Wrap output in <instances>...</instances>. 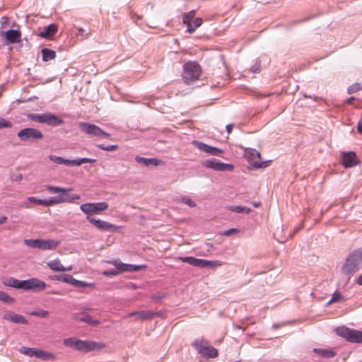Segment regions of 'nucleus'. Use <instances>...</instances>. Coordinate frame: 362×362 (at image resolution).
Returning a JSON list of instances; mask_svg holds the SVG:
<instances>
[{"label":"nucleus","mask_w":362,"mask_h":362,"mask_svg":"<svg viewBox=\"0 0 362 362\" xmlns=\"http://www.w3.org/2000/svg\"><path fill=\"white\" fill-rule=\"evenodd\" d=\"M6 286L12 287L25 291L33 290L35 292L45 289L47 284L45 281L37 278H31L27 280H18L13 277L7 278L3 281Z\"/></svg>","instance_id":"f257e3e1"},{"label":"nucleus","mask_w":362,"mask_h":362,"mask_svg":"<svg viewBox=\"0 0 362 362\" xmlns=\"http://www.w3.org/2000/svg\"><path fill=\"white\" fill-rule=\"evenodd\" d=\"M362 266V247L354 250L346 258L342 266V272L347 275H353Z\"/></svg>","instance_id":"f03ea898"},{"label":"nucleus","mask_w":362,"mask_h":362,"mask_svg":"<svg viewBox=\"0 0 362 362\" xmlns=\"http://www.w3.org/2000/svg\"><path fill=\"white\" fill-rule=\"evenodd\" d=\"M202 73V69L197 62H189L183 66L182 78L185 83L190 84L197 81Z\"/></svg>","instance_id":"7ed1b4c3"},{"label":"nucleus","mask_w":362,"mask_h":362,"mask_svg":"<svg viewBox=\"0 0 362 362\" xmlns=\"http://www.w3.org/2000/svg\"><path fill=\"white\" fill-rule=\"evenodd\" d=\"M27 117L34 122L46 124L52 127H57L64 123V121L52 113H29Z\"/></svg>","instance_id":"20e7f679"},{"label":"nucleus","mask_w":362,"mask_h":362,"mask_svg":"<svg viewBox=\"0 0 362 362\" xmlns=\"http://www.w3.org/2000/svg\"><path fill=\"white\" fill-rule=\"evenodd\" d=\"M192 346L199 354L206 358H215L218 356V351L209 344L207 340L197 339L192 343Z\"/></svg>","instance_id":"39448f33"},{"label":"nucleus","mask_w":362,"mask_h":362,"mask_svg":"<svg viewBox=\"0 0 362 362\" xmlns=\"http://www.w3.org/2000/svg\"><path fill=\"white\" fill-rule=\"evenodd\" d=\"M336 334L351 343H362V331L351 329L345 326L335 329Z\"/></svg>","instance_id":"423d86ee"},{"label":"nucleus","mask_w":362,"mask_h":362,"mask_svg":"<svg viewBox=\"0 0 362 362\" xmlns=\"http://www.w3.org/2000/svg\"><path fill=\"white\" fill-rule=\"evenodd\" d=\"M24 243L31 248H38L43 250H54L60 244V241L52 239H25Z\"/></svg>","instance_id":"0eeeda50"},{"label":"nucleus","mask_w":362,"mask_h":362,"mask_svg":"<svg viewBox=\"0 0 362 362\" xmlns=\"http://www.w3.org/2000/svg\"><path fill=\"white\" fill-rule=\"evenodd\" d=\"M78 127L82 132L91 137L109 138L110 136V134L93 124L81 122H79Z\"/></svg>","instance_id":"6e6552de"},{"label":"nucleus","mask_w":362,"mask_h":362,"mask_svg":"<svg viewBox=\"0 0 362 362\" xmlns=\"http://www.w3.org/2000/svg\"><path fill=\"white\" fill-rule=\"evenodd\" d=\"M49 158L52 162L59 164V165H65L66 166H74V165H81L83 163H93L96 161L95 159L88 158H82L74 160L65 159L61 156H57L55 155H50Z\"/></svg>","instance_id":"1a4fd4ad"},{"label":"nucleus","mask_w":362,"mask_h":362,"mask_svg":"<svg viewBox=\"0 0 362 362\" xmlns=\"http://www.w3.org/2000/svg\"><path fill=\"white\" fill-rule=\"evenodd\" d=\"M17 135L22 141H34L41 140L43 138V134L40 130L31 127L20 130Z\"/></svg>","instance_id":"9d476101"},{"label":"nucleus","mask_w":362,"mask_h":362,"mask_svg":"<svg viewBox=\"0 0 362 362\" xmlns=\"http://www.w3.org/2000/svg\"><path fill=\"white\" fill-rule=\"evenodd\" d=\"M179 259L182 262L187 263L190 265L199 268L214 267L221 265L218 262L209 261L203 259L195 258L194 257H180Z\"/></svg>","instance_id":"9b49d317"},{"label":"nucleus","mask_w":362,"mask_h":362,"mask_svg":"<svg viewBox=\"0 0 362 362\" xmlns=\"http://www.w3.org/2000/svg\"><path fill=\"white\" fill-rule=\"evenodd\" d=\"M108 204L105 202L98 203H85L80 206V209L86 214H100L108 209Z\"/></svg>","instance_id":"f8f14e48"},{"label":"nucleus","mask_w":362,"mask_h":362,"mask_svg":"<svg viewBox=\"0 0 362 362\" xmlns=\"http://www.w3.org/2000/svg\"><path fill=\"white\" fill-rule=\"evenodd\" d=\"M203 165L207 168H211L221 172L232 171L234 169V166L232 164L222 163L216 158L206 160L204 161Z\"/></svg>","instance_id":"ddd939ff"},{"label":"nucleus","mask_w":362,"mask_h":362,"mask_svg":"<svg viewBox=\"0 0 362 362\" xmlns=\"http://www.w3.org/2000/svg\"><path fill=\"white\" fill-rule=\"evenodd\" d=\"M245 158L255 168H265L267 162L261 161L260 153L255 149L249 148L245 151Z\"/></svg>","instance_id":"4468645a"},{"label":"nucleus","mask_w":362,"mask_h":362,"mask_svg":"<svg viewBox=\"0 0 362 362\" xmlns=\"http://www.w3.org/2000/svg\"><path fill=\"white\" fill-rule=\"evenodd\" d=\"M86 219L88 222L94 225L96 228L104 231L116 232L119 230V227L107 221H105L100 219H96L95 218L88 216Z\"/></svg>","instance_id":"2eb2a0df"},{"label":"nucleus","mask_w":362,"mask_h":362,"mask_svg":"<svg viewBox=\"0 0 362 362\" xmlns=\"http://www.w3.org/2000/svg\"><path fill=\"white\" fill-rule=\"evenodd\" d=\"M112 264H113L117 269V271L120 272H137L141 269L146 267L145 265L143 264H129L122 262L119 259H115L110 262Z\"/></svg>","instance_id":"dca6fc26"},{"label":"nucleus","mask_w":362,"mask_h":362,"mask_svg":"<svg viewBox=\"0 0 362 362\" xmlns=\"http://www.w3.org/2000/svg\"><path fill=\"white\" fill-rule=\"evenodd\" d=\"M194 144L199 150L205 152L209 155L218 156L220 153H222L223 152V150L222 149L211 146L201 141H194Z\"/></svg>","instance_id":"f3484780"},{"label":"nucleus","mask_w":362,"mask_h":362,"mask_svg":"<svg viewBox=\"0 0 362 362\" xmlns=\"http://www.w3.org/2000/svg\"><path fill=\"white\" fill-rule=\"evenodd\" d=\"M100 348V346L99 344H97L94 341H83L78 339L76 350L83 352H88Z\"/></svg>","instance_id":"a211bd4d"},{"label":"nucleus","mask_w":362,"mask_h":362,"mask_svg":"<svg viewBox=\"0 0 362 362\" xmlns=\"http://www.w3.org/2000/svg\"><path fill=\"white\" fill-rule=\"evenodd\" d=\"M57 30L58 25L55 23H52L42 28L38 35L42 38L50 40L57 33Z\"/></svg>","instance_id":"6ab92c4d"},{"label":"nucleus","mask_w":362,"mask_h":362,"mask_svg":"<svg viewBox=\"0 0 362 362\" xmlns=\"http://www.w3.org/2000/svg\"><path fill=\"white\" fill-rule=\"evenodd\" d=\"M156 315H158V313L152 311L139 310L129 313L127 317H134L136 320H147L153 318Z\"/></svg>","instance_id":"aec40b11"},{"label":"nucleus","mask_w":362,"mask_h":362,"mask_svg":"<svg viewBox=\"0 0 362 362\" xmlns=\"http://www.w3.org/2000/svg\"><path fill=\"white\" fill-rule=\"evenodd\" d=\"M342 165L345 168H351L357 164L356 155L354 151L344 153L342 155Z\"/></svg>","instance_id":"412c9836"},{"label":"nucleus","mask_w":362,"mask_h":362,"mask_svg":"<svg viewBox=\"0 0 362 362\" xmlns=\"http://www.w3.org/2000/svg\"><path fill=\"white\" fill-rule=\"evenodd\" d=\"M3 319L13 323L23 325H26L28 323V320L24 316L18 314H14L13 313L11 312L4 314Z\"/></svg>","instance_id":"4be33fe9"},{"label":"nucleus","mask_w":362,"mask_h":362,"mask_svg":"<svg viewBox=\"0 0 362 362\" xmlns=\"http://www.w3.org/2000/svg\"><path fill=\"white\" fill-rule=\"evenodd\" d=\"M68 192H61V194L58 196H55V199L57 202V204L65 203V202H73L74 200H77L80 199V195L78 194H69L67 193Z\"/></svg>","instance_id":"5701e85b"},{"label":"nucleus","mask_w":362,"mask_h":362,"mask_svg":"<svg viewBox=\"0 0 362 362\" xmlns=\"http://www.w3.org/2000/svg\"><path fill=\"white\" fill-rule=\"evenodd\" d=\"M5 38L9 43H18L21 40V33L18 30L10 29L5 33Z\"/></svg>","instance_id":"b1692460"},{"label":"nucleus","mask_w":362,"mask_h":362,"mask_svg":"<svg viewBox=\"0 0 362 362\" xmlns=\"http://www.w3.org/2000/svg\"><path fill=\"white\" fill-rule=\"evenodd\" d=\"M47 266L53 271L55 272H69L72 269L71 267H65L62 264L59 259H54L47 263Z\"/></svg>","instance_id":"393cba45"},{"label":"nucleus","mask_w":362,"mask_h":362,"mask_svg":"<svg viewBox=\"0 0 362 362\" xmlns=\"http://www.w3.org/2000/svg\"><path fill=\"white\" fill-rule=\"evenodd\" d=\"M28 200L31 202H34L37 204L43 205L45 206H49L57 204L55 197H50L49 199H40L34 197H30Z\"/></svg>","instance_id":"a878e982"},{"label":"nucleus","mask_w":362,"mask_h":362,"mask_svg":"<svg viewBox=\"0 0 362 362\" xmlns=\"http://www.w3.org/2000/svg\"><path fill=\"white\" fill-rule=\"evenodd\" d=\"M135 160L137 163L142 164L147 167L150 166V165L157 166V165H158V164L160 163V160L156 158H147L140 157V156H136Z\"/></svg>","instance_id":"bb28decb"},{"label":"nucleus","mask_w":362,"mask_h":362,"mask_svg":"<svg viewBox=\"0 0 362 362\" xmlns=\"http://www.w3.org/2000/svg\"><path fill=\"white\" fill-rule=\"evenodd\" d=\"M313 351L316 354H317L323 358H333L336 356V353L331 349H324L315 348L313 349Z\"/></svg>","instance_id":"cd10ccee"},{"label":"nucleus","mask_w":362,"mask_h":362,"mask_svg":"<svg viewBox=\"0 0 362 362\" xmlns=\"http://www.w3.org/2000/svg\"><path fill=\"white\" fill-rule=\"evenodd\" d=\"M34 357L40 358L44 361H48L54 358V356L49 352L44 351L41 349H35L34 353Z\"/></svg>","instance_id":"c85d7f7f"},{"label":"nucleus","mask_w":362,"mask_h":362,"mask_svg":"<svg viewBox=\"0 0 362 362\" xmlns=\"http://www.w3.org/2000/svg\"><path fill=\"white\" fill-rule=\"evenodd\" d=\"M202 24V20L200 18H195L192 23L187 26V32L193 33L197 28Z\"/></svg>","instance_id":"c756f323"},{"label":"nucleus","mask_w":362,"mask_h":362,"mask_svg":"<svg viewBox=\"0 0 362 362\" xmlns=\"http://www.w3.org/2000/svg\"><path fill=\"white\" fill-rule=\"evenodd\" d=\"M41 52L42 54V60L44 62H48L56 57V52L48 48H43Z\"/></svg>","instance_id":"7c9ffc66"},{"label":"nucleus","mask_w":362,"mask_h":362,"mask_svg":"<svg viewBox=\"0 0 362 362\" xmlns=\"http://www.w3.org/2000/svg\"><path fill=\"white\" fill-rule=\"evenodd\" d=\"M81 322H83L90 325H98L100 323V320H94L90 315L85 314L78 319Z\"/></svg>","instance_id":"2f4dec72"},{"label":"nucleus","mask_w":362,"mask_h":362,"mask_svg":"<svg viewBox=\"0 0 362 362\" xmlns=\"http://www.w3.org/2000/svg\"><path fill=\"white\" fill-rule=\"evenodd\" d=\"M228 210L235 212V213H244L249 214L251 211L250 208H247L244 206H228Z\"/></svg>","instance_id":"473e14b6"},{"label":"nucleus","mask_w":362,"mask_h":362,"mask_svg":"<svg viewBox=\"0 0 362 362\" xmlns=\"http://www.w3.org/2000/svg\"><path fill=\"white\" fill-rule=\"evenodd\" d=\"M195 11L192 10L183 14V23L187 26L195 18Z\"/></svg>","instance_id":"72a5a7b5"},{"label":"nucleus","mask_w":362,"mask_h":362,"mask_svg":"<svg viewBox=\"0 0 362 362\" xmlns=\"http://www.w3.org/2000/svg\"><path fill=\"white\" fill-rule=\"evenodd\" d=\"M78 341V339H76L75 338L71 337V338H67V339H64L63 344L66 346L72 348L74 350H76Z\"/></svg>","instance_id":"f704fd0d"},{"label":"nucleus","mask_w":362,"mask_h":362,"mask_svg":"<svg viewBox=\"0 0 362 362\" xmlns=\"http://www.w3.org/2000/svg\"><path fill=\"white\" fill-rule=\"evenodd\" d=\"M46 188L50 193H54V194H55V193L61 194V192H69L71 190V189H65V188H62L59 187L52 186V185H47L46 187Z\"/></svg>","instance_id":"c9c22d12"},{"label":"nucleus","mask_w":362,"mask_h":362,"mask_svg":"<svg viewBox=\"0 0 362 362\" xmlns=\"http://www.w3.org/2000/svg\"><path fill=\"white\" fill-rule=\"evenodd\" d=\"M0 301L6 303H13L15 301V299L8 296L6 293L0 291Z\"/></svg>","instance_id":"e433bc0d"},{"label":"nucleus","mask_w":362,"mask_h":362,"mask_svg":"<svg viewBox=\"0 0 362 362\" xmlns=\"http://www.w3.org/2000/svg\"><path fill=\"white\" fill-rule=\"evenodd\" d=\"M361 90H362V84L361 83L357 82L352 84L348 88L347 93L349 94H352Z\"/></svg>","instance_id":"4c0bfd02"},{"label":"nucleus","mask_w":362,"mask_h":362,"mask_svg":"<svg viewBox=\"0 0 362 362\" xmlns=\"http://www.w3.org/2000/svg\"><path fill=\"white\" fill-rule=\"evenodd\" d=\"M35 350V348H29V347H26V346H22L19 349V351L21 354H25V355H26L28 356L33 357L34 356Z\"/></svg>","instance_id":"58836bf2"},{"label":"nucleus","mask_w":362,"mask_h":362,"mask_svg":"<svg viewBox=\"0 0 362 362\" xmlns=\"http://www.w3.org/2000/svg\"><path fill=\"white\" fill-rule=\"evenodd\" d=\"M31 315L40 317H47L49 315V312L45 310L40 309L37 310H34L30 313Z\"/></svg>","instance_id":"ea45409f"},{"label":"nucleus","mask_w":362,"mask_h":362,"mask_svg":"<svg viewBox=\"0 0 362 362\" xmlns=\"http://www.w3.org/2000/svg\"><path fill=\"white\" fill-rule=\"evenodd\" d=\"M96 146L101 150L107 151H113L117 150L119 146L117 145H110L105 146L104 144H97Z\"/></svg>","instance_id":"a19ab883"},{"label":"nucleus","mask_w":362,"mask_h":362,"mask_svg":"<svg viewBox=\"0 0 362 362\" xmlns=\"http://www.w3.org/2000/svg\"><path fill=\"white\" fill-rule=\"evenodd\" d=\"M76 29L78 30L77 35L81 36L83 39L87 38L90 34V30H86L82 28H76Z\"/></svg>","instance_id":"79ce46f5"},{"label":"nucleus","mask_w":362,"mask_h":362,"mask_svg":"<svg viewBox=\"0 0 362 362\" xmlns=\"http://www.w3.org/2000/svg\"><path fill=\"white\" fill-rule=\"evenodd\" d=\"M181 201L182 202H183L184 204L188 205L189 207H195L196 206V204L194 201H192L189 197H182L181 198Z\"/></svg>","instance_id":"37998d69"},{"label":"nucleus","mask_w":362,"mask_h":362,"mask_svg":"<svg viewBox=\"0 0 362 362\" xmlns=\"http://www.w3.org/2000/svg\"><path fill=\"white\" fill-rule=\"evenodd\" d=\"M12 127L11 122L4 118H0V129L9 128Z\"/></svg>","instance_id":"c03bdc74"},{"label":"nucleus","mask_w":362,"mask_h":362,"mask_svg":"<svg viewBox=\"0 0 362 362\" xmlns=\"http://www.w3.org/2000/svg\"><path fill=\"white\" fill-rule=\"evenodd\" d=\"M74 278L69 274H63L62 282L73 285Z\"/></svg>","instance_id":"a18cd8bd"},{"label":"nucleus","mask_w":362,"mask_h":362,"mask_svg":"<svg viewBox=\"0 0 362 362\" xmlns=\"http://www.w3.org/2000/svg\"><path fill=\"white\" fill-rule=\"evenodd\" d=\"M72 286H74L78 287V288H83V287L88 286L89 284L74 279V283H73Z\"/></svg>","instance_id":"49530a36"},{"label":"nucleus","mask_w":362,"mask_h":362,"mask_svg":"<svg viewBox=\"0 0 362 362\" xmlns=\"http://www.w3.org/2000/svg\"><path fill=\"white\" fill-rule=\"evenodd\" d=\"M103 274L107 276H113L118 275L119 274V272L117 271V269H110L104 271Z\"/></svg>","instance_id":"de8ad7c7"},{"label":"nucleus","mask_w":362,"mask_h":362,"mask_svg":"<svg viewBox=\"0 0 362 362\" xmlns=\"http://www.w3.org/2000/svg\"><path fill=\"white\" fill-rule=\"evenodd\" d=\"M342 298L341 295L339 293H334L333 295H332V298L329 300V301L328 302V304H331L332 303H334V302H337L339 301L341 298Z\"/></svg>","instance_id":"09e8293b"},{"label":"nucleus","mask_w":362,"mask_h":362,"mask_svg":"<svg viewBox=\"0 0 362 362\" xmlns=\"http://www.w3.org/2000/svg\"><path fill=\"white\" fill-rule=\"evenodd\" d=\"M238 231V230L236 228H230L229 230H225L223 233V235H226V236H230L232 234L237 233Z\"/></svg>","instance_id":"8fccbe9b"},{"label":"nucleus","mask_w":362,"mask_h":362,"mask_svg":"<svg viewBox=\"0 0 362 362\" xmlns=\"http://www.w3.org/2000/svg\"><path fill=\"white\" fill-rule=\"evenodd\" d=\"M49 279L53 281H62L63 274L53 275V276H49Z\"/></svg>","instance_id":"3c124183"},{"label":"nucleus","mask_w":362,"mask_h":362,"mask_svg":"<svg viewBox=\"0 0 362 362\" xmlns=\"http://www.w3.org/2000/svg\"><path fill=\"white\" fill-rule=\"evenodd\" d=\"M23 178V175L22 174L19 173V174H17V175H13L11 176V180H13V181H21Z\"/></svg>","instance_id":"603ef678"},{"label":"nucleus","mask_w":362,"mask_h":362,"mask_svg":"<svg viewBox=\"0 0 362 362\" xmlns=\"http://www.w3.org/2000/svg\"><path fill=\"white\" fill-rule=\"evenodd\" d=\"M250 71L252 72V73H257V72H259V64L258 63H257L256 64H255L254 66H252L251 68H250Z\"/></svg>","instance_id":"864d4df0"},{"label":"nucleus","mask_w":362,"mask_h":362,"mask_svg":"<svg viewBox=\"0 0 362 362\" xmlns=\"http://www.w3.org/2000/svg\"><path fill=\"white\" fill-rule=\"evenodd\" d=\"M357 130L359 134H362V117L360 119L357 124Z\"/></svg>","instance_id":"5fc2aeb1"},{"label":"nucleus","mask_w":362,"mask_h":362,"mask_svg":"<svg viewBox=\"0 0 362 362\" xmlns=\"http://www.w3.org/2000/svg\"><path fill=\"white\" fill-rule=\"evenodd\" d=\"M226 128L227 133L230 134L232 132V129L233 128V124H227Z\"/></svg>","instance_id":"6e6d98bb"},{"label":"nucleus","mask_w":362,"mask_h":362,"mask_svg":"<svg viewBox=\"0 0 362 362\" xmlns=\"http://www.w3.org/2000/svg\"><path fill=\"white\" fill-rule=\"evenodd\" d=\"M354 100H355V98L351 97L346 100L345 103L347 105H351Z\"/></svg>","instance_id":"4d7b16f0"},{"label":"nucleus","mask_w":362,"mask_h":362,"mask_svg":"<svg viewBox=\"0 0 362 362\" xmlns=\"http://www.w3.org/2000/svg\"><path fill=\"white\" fill-rule=\"evenodd\" d=\"M7 217L4 216L0 218V225L4 224L6 222Z\"/></svg>","instance_id":"13d9d810"},{"label":"nucleus","mask_w":362,"mask_h":362,"mask_svg":"<svg viewBox=\"0 0 362 362\" xmlns=\"http://www.w3.org/2000/svg\"><path fill=\"white\" fill-rule=\"evenodd\" d=\"M357 284L360 286H362V274L358 277Z\"/></svg>","instance_id":"bf43d9fd"},{"label":"nucleus","mask_w":362,"mask_h":362,"mask_svg":"<svg viewBox=\"0 0 362 362\" xmlns=\"http://www.w3.org/2000/svg\"><path fill=\"white\" fill-rule=\"evenodd\" d=\"M259 205H260V203H259V202H254V203H253V206H254L255 207H258Z\"/></svg>","instance_id":"052dcab7"},{"label":"nucleus","mask_w":362,"mask_h":362,"mask_svg":"<svg viewBox=\"0 0 362 362\" xmlns=\"http://www.w3.org/2000/svg\"><path fill=\"white\" fill-rule=\"evenodd\" d=\"M300 228H297L295 229L293 234L296 233L299 230Z\"/></svg>","instance_id":"680f3d73"}]
</instances>
